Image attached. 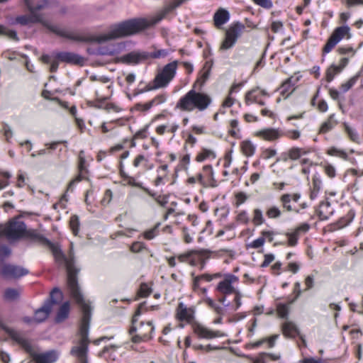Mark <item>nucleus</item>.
<instances>
[{"label": "nucleus", "instance_id": "1", "mask_svg": "<svg viewBox=\"0 0 363 363\" xmlns=\"http://www.w3.org/2000/svg\"><path fill=\"white\" fill-rule=\"evenodd\" d=\"M25 235L35 242L48 246L50 249L57 264L66 268L67 273V288L72 298L77 303L85 301L77 281V276L79 269L74 266V255L72 243H70L69 250L67 255L62 251L58 245L51 242L49 240L35 230H26Z\"/></svg>", "mask_w": 363, "mask_h": 363}, {"label": "nucleus", "instance_id": "2", "mask_svg": "<svg viewBox=\"0 0 363 363\" xmlns=\"http://www.w3.org/2000/svg\"><path fill=\"white\" fill-rule=\"evenodd\" d=\"M24 4L29 11V15H21L16 18V23L26 26L29 23H40L48 28L52 33L59 36L66 38L77 42L97 43L98 35H80L66 29L61 28L57 26L51 25L43 20L41 14L38 13V11L48 6V1L23 0Z\"/></svg>", "mask_w": 363, "mask_h": 363}, {"label": "nucleus", "instance_id": "3", "mask_svg": "<svg viewBox=\"0 0 363 363\" xmlns=\"http://www.w3.org/2000/svg\"><path fill=\"white\" fill-rule=\"evenodd\" d=\"M211 69V64L206 62L200 75L193 84V89L189 91L184 96L180 98L176 105V108L183 111H192L198 109L200 111L206 110L211 104V98L207 94L196 91L200 90L207 79L209 78Z\"/></svg>", "mask_w": 363, "mask_h": 363}, {"label": "nucleus", "instance_id": "4", "mask_svg": "<svg viewBox=\"0 0 363 363\" xmlns=\"http://www.w3.org/2000/svg\"><path fill=\"white\" fill-rule=\"evenodd\" d=\"M82 311V317L79 328V335L80 340L78 342V345L74 346L70 353L71 354L77 357L79 363H88L86 354L88 351V345L89 342L88 338L89 329L91 320V308L88 303L83 301L77 303Z\"/></svg>", "mask_w": 363, "mask_h": 363}, {"label": "nucleus", "instance_id": "5", "mask_svg": "<svg viewBox=\"0 0 363 363\" xmlns=\"http://www.w3.org/2000/svg\"><path fill=\"white\" fill-rule=\"evenodd\" d=\"M195 311L193 307H187L184 303L178 304L176 317L180 321H185L192 325L194 333L199 337L211 340L216 337H225L227 335L220 330H212L198 322L194 321Z\"/></svg>", "mask_w": 363, "mask_h": 363}, {"label": "nucleus", "instance_id": "6", "mask_svg": "<svg viewBox=\"0 0 363 363\" xmlns=\"http://www.w3.org/2000/svg\"><path fill=\"white\" fill-rule=\"evenodd\" d=\"M179 62L172 61L158 72L153 81L145 86L139 93L166 87L176 75Z\"/></svg>", "mask_w": 363, "mask_h": 363}, {"label": "nucleus", "instance_id": "7", "mask_svg": "<svg viewBox=\"0 0 363 363\" xmlns=\"http://www.w3.org/2000/svg\"><path fill=\"white\" fill-rule=\"evenodd\" d=\"M145 307V302L140 303L135 313L134 316L133 317L132 324L133 325L129 330V333L133 335L134 333L137 332V334L132 337V341L133 342L138 343L141 341H147L152 338V333L155 330V328L151 321H147V323H140V326L136 328L134 326V324L137 321V316H139L143 309Z\"/></svg>", "mask_w": 363, "mask_h": 363}, {"label": "nucleus", "instance_id": "8", "mask_svg": "<svg viewBox=\"0 0 363 363\" xmlns=\"http://www.w3.org/2000/svg\"><path fill=\"white\" fill-rule=\"evenodd\" d=\"M18 344L28 352L35 363H54L58 359V353L55 350H50L44 353H38L30 342L23 337Z\"/></svg>", "mask_w": 363, "mask_h": 363}, {"label": "nucleus", "instance_id": "9", "mask_svg": "<svg viewBox=\"0 0 363 363\" xmlns=\"http://www.w3.org/2000/svg\"><path fill=\"white\" fill-rule=\"evenodd\" d=\"M26 226L18 218L9 220L6 226L0 225V239L6 236L9 240H17L26 234Z\"/></svg>", "mask_w": 363, "mask_h": 363}, {"label": "nucleus", "instance_id": "10", "mask_svg": "<svg viewBox=\"0 0 363 363\" xmlns=\"http://www.w3.org/2000/svg\"><path fill=\"white\" fill-rule=\"evenodd\" d=\"M62 299V291L57 288L53 289L50 292V299L41 308L35 311L33 320L37 323L44 321L50 313L52 306L59 303Z\"/></svg>", "mask_w": 363, "mask_h": 363}, {"label": "nucleus", "instance_id": "11", "mask_svg": "<svg viewBox=\"0 0 363 363\" xmlns=\"http://www.w3.org/2000/svg\"><path fill=\"white\" fill-rule=\"evenodd\" d=\"M245 29L244 24L236 22L230 25L225 32V37L221 43V50H228L233 47L238 38L241 35Z\"/></svg>", "mask_w": 363, "mask_h": 363}, {"label": "nucleus", "instance_id": "12", "mask_svg": "<svg viewBox=\"0 0 363 363\" xmlns=\"http://www.w3.org/2000/svg\"><path fill=\"white\" fill-rule=\"evenodd\" d=\"M350 30V29L347 26H342L336 28L323 48V54L330 52L333 48L345 37H346L347 39L350 38L351 34Z\"/></svg>", "mask_w": 363, "mask_h": 363}, {"label": "nucleus", "instance_id": "13", "mask_svg": "<svg viewBox=\"0 0 363 363\" xmlns=\"http://www.w3.org/2000/svg\"><path fill=\"white\" fill-rule=\"evenodd\" d=\"M208 253V251L204 250H189L185 253L177 255V258L180 262H186L195 267L197 266Z\"/></svg>", "mask_w": 363, "mask_h": 363}, {"label": "nucleus", "instance_id": "14", "mask_svg": "<svg viewBox=\"0 0 363 363\" xmlns=\"http://www.w3.org/2000/svg\"><path fill=\"white\" fill-rule=\"evenodd\" d=\"M238 281V277L235 275L228 274L225 275L223 281H220L216 289L225 296L232 294L236 289L233 286V284Z\"/></svg>", "mask_w": 363, "mask_h": 363}, {"label": "nucleus", "instance_id": "15", "mask_svg": "<svg viewBox=\"0 0 363 363\" xmlns=\"http://www.w3.org/2000/svg\"><path fill=\"white\" fill-rule=\"evenodd\" d=\"M147 60V52L133 51L121 56L118 61L127 65H138Z\"/></svg>", "mask_w": 363, "mask_h": 363}, {"label": "nucleus", "instance_id": "16", "mask_svg": "<svg viewBox=\"0 0 363 363\" xmlns=\"http://www.w3.org/2000/svg\"><path fill=\"white\" fill-rule=\"evenodd\" d=\"M56 60L67 64L83 65L84 58L81 55L72 52H60L55 55Z\"/></svg>", "mask_w": 363, "mask_h": 363}, {"label": "nucleus", "instance_id": "17", "mask_svg": "<svg viewBox=\"0 0 363 363\" xmlns=\"http://www.w3.org/2000/svg\"><path fill=\"white\" fill-rule=\"evenodd\" d=\"M268 96L269 94L265 90H261L259 87L252 89L246 93L245 102L247 105H250L252 103H256L259 106H264L265 102L261 99V96Z\"/></svg>", "mask_w": 363, "mask_h": 363}, {"label": "nucleus", "instance_id": "18", "mask_svg": "<svg viewBox=\"0 0 363 363\" xmlns=\"http://www.w3.org/2000/svg\"><path fill=\"white\" fill-rule=\"evenodd\" d=\"M1 273L6 277L19 278L28 274V271L19 266L5 264L2 267Z\"/></svg>", "mask_w": 363, "mask_h": 363}, {"label": "nucleus", "instance_id": "19", "mask_svg": "<svg viewBox=\"0 0 363 363\" xmlns=\"http://www.w3.org/2000/svg\"><path fill=\"white\" fill-rule=\"evenodd\" d=\"M123 48L121 43H109L106 45H101L96 51V54L99 55L113 56L119 53Z\"/></svg>", "mask_w": 363, "mask_h": 363}, {"label": "nucleus", "instance_id": "20", "mask_svg": "<svg viewBox=\"0 0 363 363\" xmlns=\"http://www.w3.org/2000/svg\"><path fill=\"white\" fill-rule=\"evenodd\" d=\"M349 62L348 58L343 57L340 60L339 65H332L326 70L325 78L328 82H330L335 76L342 72Z\"/></svg>", "mask_w": 363, "mask_h": 363}, {"label": "nucleus", "instance_id": "21", "mask_svg": "<svg viewBox=\"0 0 363 363\" xmlns=\"http://www.w3.org/2000/svg\"><path fill=\"white\" fill-rule=\"evenodd\" d=\"M229 19V12L226 9L222 8L218 9L213 16L214 25L218 28L226 23Z\"/></svg>", "mask_w": 363, "mask_h": 363}, {"label": "nucleus", "instance_id": "22", "mask_svg": "<svg viewBox=\"0 0 363 363\" xmlns=\"http://www.w3.org/2000/svg\"><path fill=\"white\" fill-rule=\"evenodd\" d=\"M333 213V210L331 208L330 203L328 201H322L317 211V214L321 220H328Z\"/></svg>", "mask_w": 363, "mask_h": 363}, {"label": "nucleus", "instance_id": "23", "mask_svg": "<svg viewBox=\"0 0 363 363\" xmlns=\"http://www.w3.org/2000/svg\"><path fill=\"white\" fill-rule=\"evenodd\" d=\"M282 333L287 337L294 338L299 335L296 325L290 321H286L282 325Z\"/></svg>", "mask_w": 363, "mask_h": 363}, {"label": "nucleus", "instance_id": "24", "mask_svg": "<svg viewBox=\"0 0 363 363\" xmlns=\"http://www.w3.org/2000/svg\"><path fill=\"white\" fill-rule=\"evenodd\" d=\"M69 313V303L68 301L65 302L59 308L56 317V323H62L68 318Z\"/></svg>", "mask_w": 363, "mask_h": 363}, {"label": "nucleus", "instance_id": "25", "mask_svg": "<svg viewBox=\"0 0 363 363\" xmlns=\"http://www.w3.org/2000/svg\"><path fill=\"white\" fill-rule=\"evenodd\" d=\"M337 124V121L335 118V114H331L328 120L321 125L318 133L320 134H325L331 130Z\"/></svg>", "mask_w": 363, "mask_h": 363}, {"label": "nucleus", "instance_id": "26", "mask_svg": "<svg viewBox=\"0 0 363 363\" xmlns=\"http://www.w3.org/2000/svg\"><path fill=\"white\" fill-rule=\"evenodd\" d=\"M258 135L267 140H274L280 137V133L277 130L269 128L259 132Z\"/></svg>", "mask_w": 363, "mask_h": 363}, {"label": "nucleus", "instance_id": "27", "mask_svg": "<svg viewBox=\"0 0 363 363\" xmlns=\"http://www.w3.org/2000/svg\"><path fill=\"white\" fill-rule=\"evenodd\" d=\"M288 151L289 152V158L292 160H296L302 155H305L309 152L308 150L298 147H291Z\"/></svg>", "mask_w": 363, "mask_h": 363}, {"label": "nucleus", "instance_id": "28", "mask_svg": "<svg viewBox=\"0 0 363 363\" xmlns=\"http://www.w3.org/2000/svg\"><path fill=\"white\" fill-rule=\"evenodd\" d=\"M279 200L281 203V206L284 209V211H286L287 212L294 211L297 213H299V209L294 208L291 205V201L289 199V194H284L281 195Z\"/></svg>", "mask_w": 363, "mask_h": 363}, {"label": "nucleus", "instance_id": "29", "mask_svg": "<svg viewBox=\"0 0 363 363\" xmlns=\"http://www.w3.org/2000/svg\"><path fill=\"white\" fill-rule=\"evenodd\" d=\"M240 147L242 153L247 157H251L255 151V146L248 140L242 141Z\"/></svg>", "mask_w": 363, "mask_h": 363}, {"label": "nucleus", "instance_id": "30", "mask_svg": "<svg viewBox=\"0 0 363 363\" xmlns=\"http://www.w3.org/2000/svg\"><path fill=\"white\" fill-rule=\"evenodd\" d=\"M279 336V335H274L269 338H263L260 340L252 343V347L254 348H257L261 346L263 343L267 342L268 347L272 348L274 346L275 342L278 339Z\"/></svg>", "mask_w": 363, "mask_h": 363}, {"label": "nucleus", "instance_id": "31", "mask_svg": "<svg viewBox=\"0 0 363 363\" xmlns=\"http://www.w3.org/2000/svg\"><path fill=\"white\" fill-rule=\"evenodd\" d=\"M20 291L18 289L9 288L6 289L4 294V298L9 301H16L19 298Z\"/></svg>", "mask_w": 363, "mask_h": 363}, {"label": "nucleus", "instance_id": "32", "mask_svg": "<svg viewBox=\"0 0 363 363\" xmlns=\"http://www.w3.org/2000/svg\"><path fill=\"white\" fill-rule=\"evenodd\" d=\"M282 211L276 206H269L266 211V216L270 219H277L281 216Z\"/></svg>", "mask_w": 363, "mask_h": 363}, {"label": "nucleus", "instance_id": "33", "mask_svg": "<svg viewBox=\"0 0 363 363\" xmlns=\"http://www.w3.org/2000/svg\"><path fill=\"white\" fill-rule=\"evenodd\" d=\"M0 35H5L9 38L18 41L19 40L15 30H9L6 26L0 24Z\"/></svg>", "mask_w": 363, "mask_h": 363}, {"label": "nucleus", "instance_id": "34", "mask_svg": "<svg viewBox=\"0 0 363 363\" xmlns=\"http://www.w3.org/2000/svg\"><path fill=\"white\" fill-rule=\"evenodd\" d=\"M312 184H313V187L311 191L310 198H311V199L313 200L317 197L318 194L320 189L321 181L318 178L313 177V181H312Z\"/></svg>", "mask_w": 363, "mask_h": 363}, {"label": "nucleus", "instance_id": "35", "mask_svg": "<svg viewBox=\"0 0 363 363\" xmlns=\"http://www.w3.org/2000/svg\"><path fill=\"white\" fill-rule=\"evenodd\" d=\"M252 222L255 225H260L265 222L262 210L254 209Z\"/></svg>", "mask_w": 363, "mask_h": 363}, {"label": "nucleus", "instance_id": "36", "mask_svg": "<svg viewBox=\"0 0 363 363\" xmlns=\"http://www.w3.org/2000/svg\"><path fill=\"white\" fill-rule=\"evenodd\" d=\"M210 157H212L213 158L216 157L213 152L207 149H203L201 152L197 154L196 160L199 162H201Z\"/></svg>", "mask_w": 363, "mask_h": 363}, {"label": "nucleus", "instance_id": "37", "mask_svg": "<svg viewBox=\"0 0 363 363\" xmlns=\"http://www.w3.org/2000/svg\"><path fill=\"white\" fill-rule=\"evenodd\" d=\"M344 128L347 134L348 135V137L350 139L355 143H358L359 141V135L357 133V131L354 129H352L351 127L348 125L347 123H343Z\"/></svg>", "mask_w": 363, "mask_h": 363}, {"label": "nucleus", "instance_id": "38", "mask_svg": "<svg viewBox=\"0 0 363 363\" xmlns=\"http://www.w3.org/2000/svg\"><path fill=\"white\" fill-rule=\"evenodd\" d=\"M281 94L284 96H289L294 91L293 85L291 84V79H288L281 86Z\"/></svg>", "mask_w": 363, "mask_h": 363}, {"label": "nucleus", "instance_id": "39", "mask_svg": "<svg viewBox=\"0 0 363 363\" xmlns=\"http://www.w3.org/2000/svg\"><path fill=\"white\" fill-rule=\"evenodd\" d=\"M160 223H157L152 228L146 230L144 233V238L147 240H152L155 238L159 233Z\"/></svg>", "mask_w": 363, "mask_h": 363}, {"label": "nucleus", "instance_id": "40", "mask_svg": "<svg viewBox=\"0 0 363 363\" xmlns=\"http://www.w3.org/2000/svg\"><path fill=\"white\" fill-rule=\"evenodd\" d=\"M203 172H210V179H208V183H207L208 187V186H211V187L216 186L217 184H216V181L214 179L213 170L212 166L210 164L203 166Z\"/></svg>", "mask_w": 363, "mask_h": 363}, {"label": "nucleus", "instance_id": "41", "mask_svg": "<svg viewBox=\"0 0 363 363\" xmlns=\"http://www.w3.org/2000/svg\"><path fill=\"white\" fill-rule=\"evenodd\" d=\"M359 74H357L352 78H350L347 82L345 83H343L340 89L343 92L347 91L350 89H351L357 82V79H359Z\"/></svg>", "mask_w": 363, "mask_h": 363}, {"label": "nucleus", "instance_id": "42", "mask_svg": "<svg viewBox=\"0 0 363 363\" xmlns=\"http://www.w3.org/2000/svg\"><path fill=\"white\" fill-rule=\"evenodd\" d=\"M169 55V51L167 50L162 49L158 50L155 52H147V60L150 58L158 59L161 57H165Z\"/></svg>", "mask_w": 363, "mask_h": 363}, {"label": "nucleus", "instance_id": "43", "mask_svg": "<svg viewBox=\"0 0 363 363\" xmlns=\"http://www.w3.org/2000/svg\"><path fill=\"white\" fill-rule=\"evenodd\" d=\"M167 100V94H160L156 96L154 99L149 101V107H152L154 106H157L163 104Z\"/></svg>", "mask_w": 363, "mask_h": 363}, {"label": "nucleus", "instance_id": "44", "mask_svg": "<svg viewBox=\"0 0 363 363\" xmlns=\"http://www.w3.org/2000/svg\"><path fill=\"white\" fill-rule=\"evenodd\" d=\"M69 226L74 235H77L79 228V220L77 216H72L69 220Z\"/></svg>", "mask_w": 363, "mask_h": 363}, {"label": "nucleus", "instance_id": "45", "mask_svg": "<svg viewBox=\"0 0 363 363\" xmlns=\"http://www.w3.org/2000/svg\"><path fill=\"white\" fill-rule=\"evenodd\" d=\"M328 154L332 156H337L344 160L347 159V154L342 150H339L336 147H331L328 150Z\"/></svg>", "mask_w": 363, "mask_h": 363}, {"label": "nucleus", "instance_id": "46", "mask_svg": "<svg viewBox=\"0 0 363 363\" xmlns=\"http://www.w3.org/2000/svg\"><path fill=\"white\" fill-rule=\"evenodd\" d=\"M277 311L281 318H286L289 314V306L287 304L279 303L277 306Z\"/></svg>", "mask_w": 363, "mask_h": 363}, {"label": "nucleus", "instance_id": "47", "mask_svg": "<svg viewBox=\"0 0 363 363\" xmlns=\"http://www.w3.org/2000/svg\"><path fill=\"white\" fill-rule=\"evenodd\" d=\"M222 277V274L220 273H216L213 274H203L199 276H196V280H201V281H211L213 279L220 278Z\"/></svg>", "mask_w": 363, "mask_h": 363}, {"label": "nucleus", "instance_id": "48", "mask_svg": "<svg viewBox=\"0 0 363 363\" xmlns=\"http://www.w3.org/2000/svg\"><path fill=\"white\" fill-rule=\"evenodd\" d=\"M230 125L231 129L229 130V133L231 136L236 138L238 136V133L240 130L238 128V121L236 119H233L230 121Z\"/></svg>", "mask_w": 363, "mask_h": 363}, {"label": "nucleus", "instance_id": "49", "mask_svg": "<svg viewBox=\"0 0 363 363\" xmlns=\"http://www.w3.org/2000/svg\"><path fill=\"white\" fill-rule=\"evenodd\" d=\"M286 236L288 238V243L290 246H295L298 242V234L297 232L294 231L293 233H286Z\"/></svg>", "mask_w": 363, "mask_h": 363}, {"label": "nucleus", "instance_id": "50", "mask_svg": "<svg viewBox=\"0 0 363 363\" xmlns=\"http://www.w3.org/2000/svg\"><path fill=\"white\" fill-rule=\"evenodd\" d=\"M152 293V289L146 283H143L140 287V295L143 297H147Z\"/></svg>", "mask_w": 363, "mask_h": 363}, {"label": "nucleus", "instance_id": "51", "mask_svg": "<svg viewBox=\"0 0 363 363\" xmlns=\"http://www.w3.org/2000/svg\"><path fill=\"white\" fill-rule=\"evenodd\" d=\"M265 240L264 238H259L254 241H252L251 243L248 245L249 247L257 249L263 246L264 244Z\"/></svg>", "mask_w": 363, "mask_h": 363}, {"label": "nucleus", "instance_id": "52", "mask_svg": "<svg viewBox=\"0 0 363 363\" xmlns=\"http://www.w3.org/2000/svg\"><path fill=\"white\" fill-rule=\"evenodd\" d=\"M236 220L238 222H240L242 223H247L248 221H249V217H248V214L247 213V211H240L237 217H236Z\"/></svg>", "mask_w": 363, "mask_h": 363}, {"label": "nucleus", "instance_id": "53", "mask_svg": "<svg viewBox=\"0 0 363 363\" xmlns=\"http://www.w3.org/2000/svg\"><path fill=\"white\" fill-rule=\"evenodd\" d=\"M236 202L235 206L238 207L242 203H245L247 199V195L244 192H239L235 195Z\"/></svg>", "mask_w": 363, "mask_h": 363}, {"label": "nucleus", "instance_id": "54", "mask_svg": "<svg viewBox=\"0 0 363 363\" xmlns=\"http://www.w3.org/2000/svg\"><path fill=\"white\" fill-rule=\"evenodd\" d=\"M274 258L275 257L273 254L264 255V259L263 262L261 264V267H268L274 260Z\"/></svg>", "mask_w": 363, "mask_h": 363}, {"label": "nucleus", "instance_id": "55", "mask_svg": "<svg viewBox=\"0 0 363 363\" xmlns=\"http://www.w3.org/2000/svg\"><path fill=\"white\" fill-rule=\"evenodd\" d=\"M124 182H125L128 185L139 187L140 189L143 188L142 184L136 182L133 177H129L128 175H125V180H124Z\"/></svg>", "mask_w": 363, "mask_h": 363}, {"label": "nucleus", "instance_id": "56", "mask_svg": "<svg viewBox=\"0 0 363 363\" xmlns=\"http://www.w3.org/2000/svg\"><path fill=\"white\" fill-rule=\"evenodd\" d=\"M204 303L206 304H207L210 308L214 309L215 311H216L218 313L220 312V311H221V308L220 306H218L215 302L213 301V300H212L211 298L209 297H207L204 299Z\"/></svg>", "mask_w": 363, "mask_h": 363}, {"label": "nucleus", "instance_id": "57", "mask_svg": "<svg viewBox=\"0 0 363 363\" xmlns=\"http://www.w3.org/2000/svg\"><path fill=\"white\" fill-rule=\"evenodd\" d=\"M257 5L265 8L271 9L272 7V2L271 0H253Z\"/></svg>", "mask_w": 363, "mask_h": 363}, {"label": "nucleus", "instance_id": "58", "mask_svg": "<svg viewBox=\"0 0 363 363\" xmlns=\"http://www.w3.org/2000/svg\"><path fill=\"white\" fill-rule=\"evenodd\" d=\"M145 248V245L140 242H135L130 247V250L133 252H139Z\"/></svg>", "mask_w": 363, "mask_h": 363}, {"label": "nucleus", "instance_id": "59", "mask_svg": "<svg viewBox=\"0 0 363 363\" xmlns=\"http://www.w3.org/2000/svg\"><path fill=\"white\" fill-rule=\"evenodd\" d=\"M277 154L275 150L273 149H265L262 154V157L264 160H268L272 157H274Z\"/></svg>", "mask_w": 363, "mask_h": 363}, {"label": "nucleus", "instance_id": "60", "mask_svg": "<svg viewBox=\"0 0 363 363\" xmlns=\"http://www.w3.org/2000/svg\"><path fill=\"white\" fill-rule=\"evenodd\" d=\"M1 174L6 179V180H0V190L7 186L9 184L8 179L11 177L9 172H1Z\"/></svg>", "mask_w": 363, "mask_h": 363}, {"label": "nucleus", "instance_id": "61", "mask_svg": "<svg viewBox=\"0 0 363 363\" xmlns=\"http://www.w3.org/2000/svg\"><path fill=\"white\" fill-rule=\"evenodd\" d=\"M11 253V249L6 245L0 246V257L4 258L9 256Z\"/></svg>", "mask_w": 363, "mask_h": 363}, {"label": "nucleus", "instance_id": "62", "mask_svg": "<svg viewBox=\"0 0 363 363\" xmlns=\"http://www.w3.org/2000/svg\"><path fill=\"white\" fill-rule=\"evenodd\" d=\"M325 172L330 178H333L335 176V169L334 167L330 164H328L325 167Z\"/></svg>", "mask_w": 363, "mask_h": 363}, {"label": "nucleus", "instance_id": "63", "mask_svg": "<svg viewBox=\"0 0 363 363\" xmlns=\"http://www.w3.org/2000/svg\"><path fill=\"white\" fill-rule=\"evenodd\" d=\"M310 229V225L309 224L306 223H301L299 226H298L296 228V229L295 230L296 232L298 233V234L299 235L300 233H306Z\"/></svg>", "mask_w": 363, "mask_h": 363}, {"label": "nucleus", "instance_id": "64", "mask_svg": "<svg viewBox=\"0 0 363 363\" xmlns=\"http://www.w3.org/2000/svg\"><path fill=\"white\" fill-rule=\"evenodd\" d=\"M283 27V23L281 21H274L272 23L271 28L274 33H277Z\"/></svg>", "mask_w": 363, "mask_h": 363}]
</instances>
